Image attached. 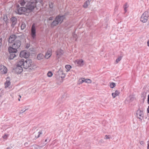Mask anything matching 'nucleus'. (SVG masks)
I'll use <instances>...</instances> for the list:
<instances>
[{"mask_svg":"<svg viewBox=\"0 0 149 149\" xmlns=\"http://www.w3.org/2000/svg\"><path fill=\"white\" fill-rule=\"evenodd\" d=\"M33 64L32 61L29 59H22L19 62V65H22L24 68L26 69L31 66Z\"/></svg>","mask_w":149,"mask_h":149,"instance_id":"1","label":"nucleus"},{"mask_svg":"<svg viewBox=\"0 0 149 149\" xmlns=\"http://www.w3.org/2000/svg\"><path fill=\"white\" fill-rule=\"evenodd\" d=\"M26 7L28 12L32 11L36 7V0H29L26 5Z\"/></svg>","mask_w":149,"mask_h":149,"instance_id":"2","label":"nucleus"},{"mask_svg":"<svg viewBox=\"0 0 149 149\" xmlns=\"http://www.w3.org/2000/svg\"><path fill=\"white\" fill-rule=\"evenodd\" d=\"M16 6L17 9V13L19 15H21L24 13L28 12L26 7H20L19 4H17Z\"/></svg>","mask_w":149,"mask_h":149,"instance_id":"3","label":"nucleus"},{"mask_svg":"<svg viewBox=\"0 0 149 149\" xmlns=\"http://www.w3.org/2000/svg\"><path fill=\"white\" fill-rule=\"evenodd\" d=\"M148 17V12L147 11H145L141 16L140 18V20L141 21L145 23L147 21Z\"/></svg>","mask_w":149,"mask_h":149,"instance_id":"4","label":"nucleus"},{"mask_svg":"<svg viewBox=\"0 0 149 149\" xmlns=\"http://www.w3.org/2000/svg\"><path fill=\"white\" fill-rule=\"evenodd\" d=\"M23 69L22 65H19V62L16 67L14 68L13 72L17 74H20L23 71Z\"/></svg>","mask_w":149,"mask_h":149,"instance_id":"5","label":"nucleus"},{"mask_svg":"<svg viewBox=\"0 0 149 149\" xmlns=\"http://www.w3.org/2000/svg\"><path fill=\"white\" fill-rule=\"evenodd\" d=\"M144 113L143 111L138 109L136 112V116L139 119V120L141 121L144 118Z\"/></svg>","mask_w":149,"mask_h":149,"instance_id":"6","label":"nucleus"},{"mask_svg":"<svg viewBox=\"0 0 149 149\" xmlns=\"http://www.w3.org/2000/svg\"><path fill=\"white\" fill-rule=\"evenodd\" d=\"M31 35L32 38L33 39H34L36 36L35 24L34 23L33 24L32 26Z\"/></svg>","mask_w":149,"mask_h":149,"instance_id":"7","label":"nucleus"},{"mask_svg":"<svg viewBox=\"0 0 149 149\" xmlns=\"http://www.w3.org/2000/svg\"><path fill=\"white\" fill-rule=\"evenodd\" d=\"M65 15H59L57 16L55 19L59 24H61L63 22V20L65 19Z\"/></svg>","mask_w":149,"mask_h":149,"instance_id":"8","label":"nucleus"},{"mask_svg":"<svg viewBox=\"0 0 149 149\" xmlns=\"http://www.w3.org/2000/svg\"><path fill=\"white\" fill-rule=\"evenodd\" d=\"M21 44V41L19 40H16L13 42L12 46L18 49L20 47Z\"/></svg>","mask_w":149,"mask_h":149,"instance_id":"9","label":"nucleus"},{"mask_svg":"<svg viewBox=\"0 0 149 149\" xmlns=\"http://www.w3.org/2000/svg\"><path fill=\"white\" fill-rule=\"evenodd\" d=\"M19 56L21 57L27 58L29 57V53L25 51H22L20 52Z\"/></svg>","mask_w":149,"mask_h":149,"instance_id":"10","label":"nucleus"},{"mask_svg":"<svg viewBox=\"0 0 149 149\" xmlns=\"http://www.w3.org/2000/svg\"><path fill=\"white\" fill-rule=\"evenodd\" d=\"M17 37L14 34L11 35L9 38L8 40V42L9 43H13L17 39Z\"/></svg>","mask_w":149,"mask_h":149,"instance_id":"11","label":"nucleus"},{"mask_svg":"<svg viewBox=\"0 0 149 149\" xmlns=\"http://www.w3.org/2000/svg\"><path fill=\"white\" fill-rule=\"evenodd\" d=\"M10 20L12 22L11 26L12 27L14 28L17 24V19L15 17H13L10 19Z\"/></svg>","mask_w":149,"mask_h":149,"instance_id":"12","label":"nucleus"},{"mask_svg":"<svg viewBox=\"0 0 149 149\" xmlns=\"http://www.w3.org/2000/svg\"><path fill=\"white\" fill-rule=\"evenodd\" d=\"M10 53H16L17 52V49L14 48L13 46H10L8 49Z\"/></svg>","mask_w":149,"mask_h":149,"instance_id":"13","label":"nucleus"},{"mask_svg":"<svg viewBox=\"0 0 149 149\" xmlns=\"http://www.w3.org/2000/svg\"><path fill=\"white\" fill-rule=\"evenodd\" d=\"M56 57L59 58L61 55H63L64 52L61 49H58L56 52Z\"/></svg>","mask_w":149,"mask_h":149,"instance_id":"14","label":"nucleus"},{"mask_svg":"<svg viewBox=\"0 0 149 149\" xmlns=\"http://www.w3.org/2000/svg\"><path fill=\"white\" fill-rule=\"evenodd\" d=\"M75 63L77 66H82L84 65V61L81 59L77 60L76 61Z\"/></svg>","mask_w":149,"mask_h":149,"instance_id":"15","label":"nucleus"},{"mask_svg":"<svg viewBox=\"0 0 149 149\" xmlns=\"http://www.w3.org/2000/svg\"><path fill=\"white\" fill-rule=\"evenodd\" d=\"M57 74L61 78H64L65 77V74L63 73L61 69H59L57 71Z\"/></svg>","mask_w":149,"mask_h":149,"instance_id":"16","label":"nucleus"},{"mask_svg":"<svg viewBox=\"0 0 149 149\" xmlns=\"http://www.w3.org/2000/svg\"><path fill=\"white\" fill-rule=\"evenodd\" d=\"M52 51L51 49H48L45 56L46 58L48 59L52 53Z\"/></svg>","mask_w":149,"mask_h":149,"instance_id":"17","label":"nucleus"},{"mask_svg":"<svg viewBox=\"0 0 149 149\" xmlns=\"http://www.w3.org/2000/svg\"><path fill=\"white\" fill-rule=\"evenodd\" d=\"M3 20L5 22V23L6 25H7L9 23L8 20V15H3Z\"/></svg>","mask_w":149,"mask_h":149,"instance_id":"18","label":"nucleus"},{"mask_svg":"<svg viewBox=\"0 0 149 149\" xmlns=\"http://www.w3.org/2000/svg\"><path fill=\"white\" fill-rule=\"evenodd\" d=\"M59 23L55 19L51 23V26L52 28L58 25Z\"/></svg>","mask_w":149,"mask_h":149,"instance_id":"19","label":"nucleus"},{"mask_svg":"<svg viewBox=\"0 0 149 149\" xmlns=\"http://www.w3.org/2000/svg\"><path fill=\"white\" fill-rule=\"evenodd\" d=\"M119 91L116 90L114 93H112V95L113 98H115L116 96L120 94Z\"/></svg>","mask_w":149,"mask_h":149,"instance_id":"20","label":"nucleus"},{"mask_svg":"<svg viewBox=\"0 0 149 149\" xmlns=\"http://www.w3.org/2000/svg\"><path fill=\"white\" fill-rule=\"evenodd\" d=\"M15 53H10V54L9 56V59L12 60L16 56V55Z\"/></svg>","mask_w":149,"mask_h":149,"instance_id":"21","label":"nucleus"},{"mask_svg":"<svg viewBox=\"0 0 149 149\" xmlns=\"http://www.w3.org/2000/svg\"><path fill=\"white\" fill-rule=\"evenodd\" d=\"M91 1V0H88L87 1L85 2L83 5V7L84 8H87L88 7V6L90 4Z\"/></svg>","mask_w":149,"mask_h":149,"instance_id":"22","label":"nucleus"},{"mask_svg":"<svg viewBox=\"0 0 149 149\" xmlns=\"http://www.w3.org/2000/svg\"><path fill=\"white\" fill-rule=\"evenodd\" d=\"M26 25L24 22H22L21 28V30H24L26 28Z\"/></svg>","mask_w":149,"mask_h":149,"instance_id":"23","label":"nucleus"},{"mask_svg":"<svg viewBox=\"0 0 149 149\" xmlns=\"http://www.w3.org/2000/svg\"><path fill=\"white\" fill-rule=\"evenodd\" d=\"M44 57V56L42 54H38L37 58L39 60H41Z\"/></svg>","mask_w":149,"mask_h":149,"instance_id":"24","label":"nucleus"},{"mask_svg":"<svg viewBox=\"0 0 149 149\" xmlns=\"http://www.w3.org/2000/svg\"><path fill=\"white\" fill-rule=\"evenodd\" d=\"M18 3L21 6H24L26 3L24 0H20L19 1Z\"/></svg>","mask_w":149,"mask_h":149,"instance_id":"25","label":"nucleus"},{"mask_svg":"<svg viewBox=\"0 0 149 149\" xmlns=\"http://www.w3.org/2000/svg\"><path fill=\"white\" fill-rule=\"evenodd\" d=\"M54 3L52 2L49 1V7L50 8H52L53 7Z\"/></svg>","mask_w":149,"mask_h":149,"instance_id":"26","label":"nucleus"},{"mask_svg":"<svg viewBox=\"0 0 149 149\" xmlns=\"http://www.w3.org/2000/svg\"><path fill=\"white\" fill-rule=\"evenodd\" d=\"M33 148H34V149H39L42 148V146H39L36 145H34L32 146Z\"/></svg>","mask_w":149,"mask_h":149,"instance_id":"27","label":"nucleus"},{"mask_svg":"<svg viewBox=\"0 0 149 149\" xmlns=\"http://www.w3.org/2000/svg\"><path fill=\"white\" fill-rule=\"evenodd\" d=\"M10 81H7L5 83V87L7 88L10 85Z\"/></svg>","mask_w":149,"mask_h":149,"instance_id":"28","label":"nucleus"},{"mask_svg":"<svg viewBox=\"0 0 149 149\" xmlns=\"http://www.w3.org/2000/svg\"><path fill=\"white\" fill-rule=\"evenodd\" d=\"M65 68L67 69V71L68 72L70 70L71 68V66L70 65H67L65 66Z\"/></svg>","mask_w":149,"mask_h":149,"instance_id":"29","label":"nucleus"},{"mask_svg":"<svg viewBox=\"0 0 149 149\" xmlns=\"http://www.w3.org/2000/svg\"><path fill=\"white\" fill-rule=\"evenodd\" d=\"M2 67V68L3 69V71L4 73H6L7 72V69L6 67H5L3 65L1 66V67Z\"/></svg>","mask_w":149,"mask_h":149,"instance_id":"30","label":"nucleus"},{"mask_svg":"<svg viewBox=\"0 0 149 149\" xmlns=\"http://www.w3.org/2000/svg\"><path fill=\"white\" fill-rule=\"evenodd\" d=\"M122 56H119L118 58L116 59V63H118L122 59Z\"/></svg>","mask_w":149,"mask_h":149,"instance_id":"31","label":"nucleus"},{"mask_svg":"<svg viewBox=\"0 0 149 149\" xmlns=\"http://www.w3.org/2000/svg\"><path fill=\"white\" fill-rule=\"evenodd\" d=\"M84 81H85V82L87 83H91V80L89 79H86L84 80Z\"/></svg>","mask_w":149,"mask_h":149,"instance_id":"32","label":"nucleus"},{"mask_svg":"<svg viewBox=\"0 0 149 149\" xmlns=\"http://www.w3.org/2000/svg\"><path fill=\"white\" fill-rule=\"evenodd\" d=\"M85 78H82L80 79L79 80V84H81L85 82Z\"/></svg>","mask_w":149,"mask_h":149,"instance_id":"33","label":"nucleus"},{"mask_svg":"<svg viewBox=\"0 0 149 149\" xmlns=\"http://www.w3.org/2000/svg\"><path fill=\"white\" fill-rule=\"evenodd\" d=\"M110 87L111 88H113L115 87V86H116V84L112 82L110 84Z\"/></svg>","mask_w":149,"mask_h":149,"instance_id":"34","label":"nucleus"},{"mask_svg":"<svg viewBox=\"0 0 149 149\" xmlns=\"http://www.w3.org/2000/svg\"><path fill=\"white\" fill-rule=\"evenodd\" d=\"M36 4L38 3L42 5L43 1L42 0H36Z\"/></svg>","mask_w":149,"mask_h":149,"instance_id":"35","label":"nucleus"},{"mask_svg":"<svg viewBox=\"0 0 149 149\" xmlns=\"http://www.w3.org/2000/svg\"><path fill=\"white\" fill-rule=\"evenodd\" d=\"M52 75L53 74L51 71L49 72L47 74V76L49 77H51L52 76Z\"/></svg>","mask_w":149,"mask_h":149,"instance_id":"36","label":"nucleus"},{"mask_svg":"<svg viewBox=\"0 0 149 149\" xmlns=\"http://www.w3.org/2000/svg\"><path fill=\"white\" fill-rule=\"evenodd\" d=\"M128 7L127 4V3H125L124 6V10L125 11V12H126L127 11V10L126 9Z\"/></svg>","mask_w":149,"mask_h":149,"instance_id":"37","label":"nucleus"},{"mask_svg":"<svg viewBox=\"0 0 149 149\" xmlns=\"http://www.w3.org/2000/svg\"><path fill=\"white\" fill-rule=\"evenodd\" d=\"M42 131H40L38 132V135L37 137H36V138H38L40 136V134H42Z\"/></svg>","mask_w":149,"mask_h":149,"instance_id":"38","label":"nucleus"},{"mask_svg":"<svg viewBox=\"0 0 149 149\" xmlns=\"http://www.w3.org/2000/svg\"><path fill=\"white\" fill-rule=\"evenodd\" d=\"M28 109H26L24 110L23 111V110H22L21 111H20L19 113V114H22L24 113V112H25L26 110H27Z\"/></svg>","mask_w":149,"mask_h":149,"instance_id":"39","label":"nucleus"},{"mask_svg":"<svg viewBox=\"0 0 149 149\" xmlns=\"http://www.w3.org/2000/svg\"><path fill=\"white\" fill-rule=\"evenodd\" d=\"M129 98L131 101H132L134 100V98L132 96H130Z\"/></svg>","mask_w":149,"mask_h":149,"instance_id":"40","label":"nucleus"},{"mask_svg":"<svg viewBox=\"0 0 149 149\" xmlns=\"http://www.w3.org/2000/svg\"><path fill=\"white\" fill-rule=\"evenodd\" d=\"M54 17H49L48 19V20L49 21L52 20L53 19Z\"/></svg>","mask_w":149,"mask_h":149,"instance_id":"41","label":"nucleus"},{"mask_svg":"<svg viewBox=\"0 0 149 149\" xmlns=\"http://www.w3.org/2000/svg\"><path fill=\"white\" fill-rule=\"evenodd\" d=\"M104 139H110V137L109 136H107V135H106L105 136Z\"/></svg>","mask_w":149,"mask_h":149,"instance_id":"42","label":"nucleus"},{"mask_svg":"<svg viewBox=\"0 0 149 149\" xmlns=\"http://www.w3.org/2000/svg\"><path fill=\"white\" fill-rule=\"evenodd\" d=\"M7 135H6V134H5L4 136H3V138L4 139H6L7 138Z\"/></svg>","mask_w":149,"mask_h":149,"instance_id":"43","label":"nucleus"},{"mask_svg":"<svg viewBox=\"0 0 149 149\" xmlns=\"http://www.w3.org/2000/svg\"><path fill=\"white\" fill-rule=\"evenodd\" d=\"M28 143L27 142H26L24 143V146L26 147H27L28 146Z\"/></svg>","mask_w":149,"mask_h":149,"instance_id":"44","label":"nucleus"},{"mask_svg":"<svg viewBox=\"0 0 149 149\" xmlns=\"http://www.w3.org/2000/svg\"><path fill=\"white\" fill-rule=\"evenodd\" d=\"M147 102H148V103L149 104V95H148V96Z\"/></svg>","mask_w":149,"mask_h":149,"instance_id":"45","label":"nucleus"},{"mask_svg":"<svg viewBox=\"0 0 149 149\" xmlns=\"http://www.w3.org/2000/svg\"><path fill=\"white\" fill-rule=\"evenodd\" d=\"M147 110L148 113H149V106H148V107L147 108Z\"/></svg>","mask_w":149,"mask_h":149,"instance_id":"46","label":"nucleus"},{"mask_svg":"<svg viewBox=\"0 0 149 149\" xmlns=\"http://www.w3.org/2000/svg\"><path fill=\"white\" fill-rule=\"evenodd\" d=\"M23 36V35H21L20 36H18V37L22 38Z\"/></svg>","mask_w":149,"mask_h":149,"instance_id":"47","label":"nucleus"},{"mask_svg":"<svg viewBox=\"0 0 149 149\" xmlns=\"http://www.w3.org/2000/svg\"><path fill=\"white\" fill-rule=\"evenodd\" d=\"M147 43L148 46L149 47V40L148 41Z\"/></svg>","mask_w":149,"mask_h":149,"instance_id":"48","label":"nucleus"},{"mask_svg":"<svg viewBox=\"0 0 149 149\" xmlns=\"http://www.w3.org/2000/svg\"><path fill=\"white\" fill-rule=\"evenodd\" d=\"M29 46H28V45L26 46V47L27 48H29Z\"/></svg>","mask_w":149,"mask_h":149,"instance_id":"49","label":"nucleus"},{"mask_svg":"<svg viewBox=\"0 0 149 149\" xmlns=\"http://www.w3.org/2000/svg\"><path fill=\"white\" fill-rule=\"evenodd\" d=\"M47 141V139H45V142H46Z\"/></svg>","mask_w":149,"mask_h":149,"instance_id":"50","label":"nucleus"},{"mask_svg":"<svg viewBox=\"0 0 149 149\" xmlns=\"http://www.w3.org/2000/svg\"><path fill=\"white\" fill-rule=\"evenodd\" d=\"M6 149H10V148H8Z\"/></svg>","mask_w":149,"mask_h":149,"instance_id":"51","label":"nucleus"},{"mask_svg":"<svg viewBox=\"0 0 149 149\" xmlns=\"http://www.w3.org/2000/svg\"><path fill=\"white\" fill-rule=\"evenodd\" d=\"M76 36V35H74V37H76V36Z\"/></svg>","mask_w":149,"mask_h":149,"instance_id":"52","label":"nucleus"},{"mask_svg":"<svg viewBox=\"0 0 149 149\" xmlns=\"http://www.w3.org/2000/svg\"><path fill=\"white\" fill-rule=\"evenodd\" d=\"M19 96L20 98H21V96L20 95H19Z\"/></svg>","mask_w":149,"mask_h":149,"instance_id":"53","label":"nucleus"},{"mask_svg":"<svg viewBox=\"0 0 149 149\" xmlns=\"http://www.w3.org/2000/svg\"><path fill=\"white\" fill-rule=\"evenodd\" d=\"M18 100H19V101H20V99H18Z\"/></svg>","mask_w":149,"mask_h":149,"instance_id":"54","label":"nucleus"},{"mask_svg":"<svg viewBox=\"0 0 149 149\" xmlns=\"http://www.w3.org/2000/svg\"><path fill=\"white\" fill-rule=\"evenodd\" d=\"M1 88H0V91H1Z\"/></svg>","mask_w":149,"mask_h":149,"instance_id":"55","label":"nucleus"}]
</instances>
